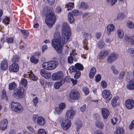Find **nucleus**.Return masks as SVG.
<instances>
[{
    "label": "nucleus",
    "mask_w": 134,
    "mask_h": 134,
    "mask_svg": "<svg viewBox=\"0 0 134 134\" xmlns=\"http://www.w3.org/2000/svg\"><path fill=\"white\" fill-rule=\"evenodd\" d=\"M71 34L69 27L66 23L63 24L62 37L59 32H56L54 33V38L52 41V44L58 53L60 54L62 52L64 45L69 39Z\"/></svg>",
    "instance_id": "1"
},
{
    "label": "nucleus",
    "mask_w": 134,
    "mask_h": 134,
    "mask_svg": "<svg viewBox=\"0 0 134 134\" xmlns=\"http://www.w3.org/2000/svg\"><path fill=\"white\" fill-rule=\"evenodd\" d=\"M44 9L47 10L45 23L48 27H52L56 20L55 16L53 12V9L52 8H48L47 7H45Z\"/></svg>",
    "instance_id": "2"
},
{
    "label": "nucleus",
    "mask_w": 134,
    "mask_h": 134,
    "mask_svg": "<svg viewBox=\"0 0 134 134\" xmlns=\"http://www.w3.org/2000/svg\"><path fill=\"white\" fill-rule=\"evenodd\" d=\"M58 64V62L55 60H52L48 62L43 63L42 65V68L48 70H51L55 69Z\"/></svg>",
    "instance_id": "3"
},
{
    "label": "nucleus",
    "mask_w": 134,
    "mask_h": 134,
    "mask_svg": "<svg viewBox=\"0 0 134 134\" xmlns=\"http://www.w3.org/2000/svg\"><path fill=\"white\" fill-rule=\"evenodd\" d=\"M24 91L23 87H18L14 91V97L18 99L23 98L24 95Z\"/></svg>",
    "instance_id": "4"
},
{
    "label": "nucleus",
    "mask_w": 134,
    "mask_h": 134,
    "mask_svg": "<svg viewBox=\"0 0 134 134\" xmlns=\"http://www.w3.org/2000/svg\"><path fill=\"white\" fill-rule=\"evenodd\" d=\"M12 110L18 113H20L23 110V108L21 104L18 103L12 102L11 104Z\"/></svg>",
    "instance_id": "5"
},
{
    "label": "nucleus",
    "mask_w": 134,
    "mask_h": 134,
    "mask_svg": "<svg viewBox=\"0 0 134 134\" xmlns=\"http://www.w3.org/2000/svg\"><path fill=\"white\" fill-rule=\"evenodd\" d=\"M102 96L106 102H108L112 97L111 92L107 90H104L102 91Z\"/></svg>",
    "instance_id": "6"
},
{
    "label": "nucleus",
    "mask_w": 134,
    "mask_h": 134,
    "mask_svg": "<svg viewBox=\"0 0 134 134\" xmlns=\"http://www.w3.org/2000/svg\"><path fill=\"white\" fill-rule=\"evenodd\" d=\"M52 80L53 81H57L60 79H63L64 75L62 71H58L52 74L51 76Z\"/></svg>",
    "instance_id": "7"
},
{
    "label": "nucleus",
    "mask_w": 134,
    "mask_h": 134,
    "mask_svg": "<svg viewBox=\"0 0 134 134\" xmlns=\"http://www.w3.org/2000/svg\"><path fill=\"white\" fill-rule=\"evenodd\" d=\"M69 97L70 99L71 100H77L80 98V93L77 91L72 90L71 91Z\"/></svg>",
    "instance_id": "8"
},
{
    "label": "nucleus",
    "mask_w": 134,
    "mask_h": 134,
    "mask_svg": "<svg viewBox=\"0 0 134 134\" xmlns=\"http://www.w3.org/2000/svg\"><path fill=\"white\" fill-rule=\"evenodd\" d=\"M71 124V121L69 120L66 119L62 122L61 126L63 130H67L70 128Z\"/></svg>",
    "instance_id": "9"
},
{
    "label": "nucleus",
    "mask_w": 134,
    "mask_h": 134,
    "mask_svg": "<svg viewBox=\"0 0 134 134\" xmlns=\"http://www.w3.org/2000/svg\"><path fill=\"white\" fill-rule=\"evenodd\" d=\"M75 113V111L70 108V109L66 111L65 114V117L67 119H72Z\"/></svg>",
    "instance_id": "10"
},
{
    "label": "nucleus",
    "mask_w": 134,
    "mask_h": 134,
    "mask_svg": "<svg viewBox=\"0 0 134 134\" xmlns=\"http://www.w3.org/2000/svg\"><path fill=\"white\" fill-rule=\"evenodd\" d=\"M118 57L117 55L115 53L110 54L107 57V61L108 63H111L115 60Z\"/></svg>",
    "instance_id": "11"
},
{
    "label": "nucleus",
    "mask_w": 134,
    "mask_h": 134,
    "mask_svg": "<svg viewBox=\"0 0 134 134\" xmlns=\"http://www.w3.org/2000/svg\"><path fill=\"white\" fill-rule=\"evenodd\" d=\"M19 70V66L16 63H13L9 66V70L11 72H16Z\"/></svg>",
    "instance_id": "12"
},
{
    "label": "nucleus",
    "mask_w": 134,
    "mask_h": 134,
    "mask_svg": "<svg viewBox=\"0 0 134 134\" xmlns=\"http://www.w3.org/2000/svg\"><path fill=\"white\" fill-rule=\"evenodd\" d=\"M125 106L129 109H131L134 107V100L132 99H129L125 102Z\"/></svg>",
    "instance_id": "13"
},
{
    "label": "nucleus",
    "mask_w": 134,
    "mask_h": 134,
    "mask_svg": "<svg viewBox=\"0 0 134 134\" xmlns=\"http://www.w3.org/2000/svg\"><path fill=\"white\" fill-rule=\"evenodd\" d=\"M8 121L6 119H4L0 122V129L1 130H4L7 127Z\"/></svg>",
    "instance_id": "14"
},
{
    "label": "nucleus",
    "mask_w": 134,
    "mask_h": 134,
    "mask_svg": "<svg viewBox=\"0 0 134 134\" xmlns=\"http://www.w3.org/2000/svg\"><path fill=\"white\" fill-rule=\"evenodd\" d=\"M101 112L103 118L104 119H106L110 114L108 110L106 108H103L101 109Z\"/></svg>",
    "instance_id": "15"
},
{
    "label": "nucleus",
    "mask_w": 134,
    "mask_h": 134,
    "mask_svg": "<svg viewBox=\"0 0 134 134\" xmlns=\"http://www.w3.org/2000/svg\"><path fill=\"white\" fill-rule=\"evenodd\" d=\"M40 73L41 75L46 79H49L51 76V74L50 72H47L44 69L41 70Z\"/></svg>",
    "instance_id": "16"
},
{
    "label": "nucleus",
    "mask_w": 134,
    "mask_h": 134,
    "mask_svg": "<svg viewBox=\"0 0 134 134\" xmlns=\"http://www.w3.org/2000/svg\"><path fill=\"white\" fill-rule=\"evenodd\" d=\"M37 122L39 125L43 126L45 124V119L42 116H39L37 118Z\"/></svg>",
    "instance_id": "17"
},
{
    "label": "nucleus",
    "mask_w": 134,
    "mask_h": 134,
    "mask_svg": "<svg viewBox=\"0 0 134 134\" xmlns=\"http://www.w3.org/2000/svg\"><path fill=\"white\" fill-rule=\"evenodd\" d=\"M108 54L107 51H102L100 52L98 55V58L100 59H104Z\"/></svg>",
    "instance_id": "18"
},
{
    "label": "nucleus",
    "mask_w": 134,
    "mask_h": 134,
    "mask_svg": "<svg viewBox=\"0 0 134 134\" xmlns=\"http://www.w3.org/2000/svg\"><path fill=\"white\" fill-rule=\"evenodd\" d=\"M64 82L65 80L64 79H62L60 81L57 82L54 84V87L55 89H58Z\"/></svg>",
    "instance_id": "19"
},
{
    "label": "nucleus",
    "mask_w": 134,
    "mask_h": 134,
    "mask_svg": "<svg viewBox=\"0 0 134 134\" xmlns=\"http://www.w3.org/2000/svg\"><path fill=\"white\" fill-rule=\"evenodd\" d=\"M8 63L6 60H3L1 62L0 68L2 70H6L8 68Z\"/></svg>",
    "instance_id": "20"
},
{
    "label": "nucleus",
    "mask_w": 134,
    "mask_h": 134,
    "mask_svg": "<svg viewBox=\"0 0 134 134\" xmlns=\"http://www.w3.org/2000/svg\"><path fill=\"white\" fill-rule=\"evenodd\" d=\"M114 26L113 24H109L108 25L107 27V33L108 34V35L110 34L111 32L114 31Z\"/></svg>",
    "instance_id": "21"
},
{
    "label": "nucleus",
    "mask_w": 134,
    "mask_h": 134,
    "mask_svg": "<svg viewBox=\"0 0 134 134\" xmlns=\"http://www.w3.org/2000/svg\"><path fill=\"white\" fill-rule=\"evenodd\" d=\"M127 89L130 90H132L134 89V80L130 81L127 85Z\"/></svg>",
    "instance_id": "22"
},
{
    "label": "nucleus",
    "mask_w": 134,
    "mask_h": 134,
    "mask_svg": "<svg viewBox=\"0 0 134 134\" xmlns=\"http://www.w3.org/2000/svg\"><path fill=\"white\" fill-rule=\"evenodd\" d=\"M68 19L69 21L70 24L73 23L74 22V18L71 12H69L68 13Z\"/></svg>",
    "instance_id": "23"
},
{
    "label": "nucleus",
    "mask_w": 134,
    "mask_h": 134,
    "mask_svg": "<svg viewBox=\"0 0 134 134\" xmlns=\"http://www.w3.org/2000/svg\"><path fill=\"white\" fill-rule=\"evenodd\" d=\"M118 99V96H115L113 98L111 101V104L113 107H114L117 105V102Z\"/></svg>",
    "instance_id": "24"
},
{
    "label": "nucleus",
    "mask_w": 134,
    "mask_h": 134,
    "mask_svg": "<svg viewBox=\"0 0 134 134\" xmlns=\"http://www.w3.org/2000/svg\"><path fill=\"white\" fill-rule=\"evenodd\" d=\"M27 75H28L29 78L32 80L36 81L38 79L37 77L35 76L34 74L31 72H28Z\"/></svg>",
    "instance_id": "25"
},
{
    "label": "nucleus",
    "mask_w": 134,
    "mask_h": 134,
    "mask_svg": "<svg viewBox=\"0 0 134 134\" xmlns=\"http://www.w3.org/2000/svg\"><path fill=\"white\" fill-rule=\"evenodd\" d=\"M117 33L119 38L120 39L123 38L124 36V33L121 29H119L117 31Z\"/></svg>",
    "instance_id": "26"
},
{
    "label": "nucleus",
    "mask_w": 134,
    "mask_h": 134,
    "mask_svg": "<svg viewBox=\"0 0 134 134\" xmlns=\"http://www.w3.org/2000/svg\"><path fill=\"white\" fill-rule=\"evenodd\" d=\"M9 89L10 90H13L17 87V85L15 82L9 83Z\"/></svg>",
    "instance_id": "27"
},
{
    "label": "nucleus",
    "mask_w": 134,
    "mask_h": 134,
    "mask_svg": "<svg viewBox=\"0 0 134 134\" xmlns=\"http://www.w3.org/2000/svg\"><path fill=\"white\" fill-rule=\"evenodd\" d=\"M124 130L122 128H117L114 134H124Z\"/></svg>",
    "instance_id": "28"
},
{
    "label": "nucleus",
    "mask_w": 134,
    "mask_h": 134,
    "mask_svg": "<svg viewBox=\"0 0 134 134\" xmlns=\"http://www.w3.org/2000/svg\"><path fill=\"white\" fill-rule=\"evenodd\" d=\"M126 25L127 27L131 29L134 28V23L132 21H128L126 23Z\"/></svg>",
    "instance_id": "29"
},
{
    "label": "nucleus",
    "mask_w": 134,
    "mask_h": 134,
    "mask_svg": "<svg viewBox=\"0 0 134 134\" xmlns=\"http://www.w3.org/2000/svg\"><path fill=\"white\" fill-rule=\"evenodd\" d=\"M74 3L72 2H69L66 5V7L68 10H72L74 7Z\"/></svg>",
    "instance_id": "30"
},
{
    "label": "nucleus",
    "mask_w": 134,
    "mask_h": 134,
    "mask_svg": "<svg viewBox=\"0 0 134 134\" xmlns=\"http://www.w3.org/2000/svg\"><path fill=\"white\" fill-rule=\"evenodd\" d=\"M96 124L97 127L100 129H102L104 127V125L102 122L99 121H97Z\"/></svg>",
    "instance_id": "31"
},
{
    "label": "nucleus",
    "mask_w": 134,
    "mask_h": 134,
    "mask_svg": "<svg viewBox=\"0 0 134 134\" xmlns=\"http://www.w3.org/2000/svg\"><path fill=\"white\" fill-rule=\"evenodd\" d=\"M76 69L80 70H82L83 69V67L82 65L79 63H77L75 65Z\"/></svg>",
    "instance_id": "32"
},
{
    "label": "nucleus",
    "mask_w": 134,
    "mask_h": 134,
    "mask_svg": "<svg viewBox=\"0 0 134 134\" xmlns=\"http://www.w3.org/2000/svg\"><path fill=\"white\" fill-rule=\"evenodd\" d=\"M105 43L102 40H100L98 42L97 44V46L100 49H101L103 48Z\"/></svg>",
    "instance_id": "33"
},
{
    "label": "nucleus",
    "mask_w": 134,
    "mask_h": 134,
    "mask_svg": "<svg viewBox=\"0 0 134 134\" xmlns=\"http://www.w3.org/2000/svg\"><path fill=\"white\" fill-rule=\"evenodd\" d=\"M111 69L114 74L117 75L118 74L119 71L114 66H111Z\"/></svg>",
    "instance_id": "34"
},
{
    "label": "nucleus",
    "mask_w": 134,
    "mask_h": 134,
    "mask_svg": "<svg viewBox=\"0 0 134 134\" xmlns=\"http://www.w3.org/2000/svg\"><path fill=\"white\" fill-rule=\"evenodd\" d=\"M20 83L23 86L26 87L27 85V81L26 79L23 78L21 79Z\"/></svg>",
    "instance_id": "35"
},
{
    "label": "nucleus",
    "mask_w": 134,
    "mask_h": 134,
    "mask_svg": "<svg viewBox=\"0 0 134 134\" xmlns=\"http://www.w3.org/2000/svg\"><path fill=\"white\" fill-rule=\"evenodd\" d=\"M76 129L78 131L81 127L82 126V123L80 121H78L76 124Z\"/></svg>",
    "instance_id": "36"
},
{
    "label": "nucleus",
    "mask_w": 134,
    "mask_h": 134,
    "mask_svg": "<svg viewBox=\"0 0 134 134\" xmlns=\"http://www.w3.org/2000/svg\"><path fill=\"white\" fill-rule=\"evenodd\" d=\"M30 60L32 63L35 64L37 63L38 62V60L33 56L31 57Z\"/></svg>",
    "instance_id": "37"
},
{
    "label": "nucleus",
    "mask_w": 134,
    "mask_h": 134,
    "mask_svg": "<svg viewBox=\"0 0 134 134\" xmlns=\"http://www.w3.org/2000/svg\"><path fill=\"white\" fill-rule=\"evenodd\" d=\"M88 6L86 3L82 2L81 4L80 8L85 9L88 7Z\"/></svg>",
    "instance_id": "38"
},
{
    "label": "nucleus",
    "mask_w": 134,
    "mask_h": 134,
    "mask_svg": "<svg viewBox=\"0 0 134 134\" xmlns=\"http://www.w3.org/2000/svg\"><path fill=\"white\" fill-rule=\"evenodd\" d=\"M73 14L74 16H77L80 14L81 12L76 9L73 10L72 11Z\"/></svg>",
    "instance_id": "39"
},
{
    "label": "nucleus",
    "mask_w": 134,
    "mask_h": 134,
    "mask_svg": "<svg viewBox=\"0 0 134 134\" xmlns=\"http://www.w3.org/2000/svg\"><path fill=\"white\" fill-rule=\"evenodd\" d=\"M131 36L129 35H126L125 36V40L128 42H130L131 41Z\"/></svg>",
    "instance_id": "40"
},
{
    "label": "nucleus",
    "mask_w": 134,
    "mask_h": 134,
    "mask_svg": "<svg viewBox=\"0 0 134 134\" xmlns=\"http://www.w3.org/2000/svg\"><path fill=\"white\" fill-rule=\"evenodd\" d=\"M1 98L2 99H7V97L6 96V92L5 90H3L2 91Z\"/></svg>",
    "instance_id": "41"
},
{
    "label": "nucleus",
    "mask_w": 134,
    "mask_h": 134,
    "mask_svg": "<svg viewBox=\"0 0 134 134\" xmlns=\"http://www.w3.org/2000/svg\"><path fill=\"white\" fill-rule=\"evenodd\" d=\"M66 107L65 104L64 103H61L59 105V107L61 110H63Z\"/></svg>",
    "instance_id": "42"
},
{
    "label": "nucleus",
    "mask_w": 134,
    "mask_h": 134,
    "mask_svg": "<svg viewBox=\"0 0 134 134\" xmlns=\"http://www.w3.org/2000/svg\"><path fill=\"white\" fill-rule=\"evenodd\" d=\"M6 41L8 43H12L14 41V38L12 37H8L6 39Z\"/></svg>",
    "instance_id": "43"
},
{
    "label": "nucleus",
    "mask_w": 134,
    "mask_h": 134,
    "mask_svg": "<svg viewBox=\"0 0 134 134\" xmlns=\"http://www.w3.org/2000/svg\"><path fill=\"white\" fill-rule=\"evenodd\" d=\"M124 17L123 13H120L118 14L117 16V18L118 20H121Z\"/></svg>",
    "instance_id": "44"
},
{
    "label": "nucleus",
    "mask_w": 134,
    "mask_h": 134,
    "mask_svg": "<svg viewBox=\"0 0 134 134\" xmlns=\"http://www.w3.org/2000/svg\"><path fill=\"white\" fill-rule=\"evenodd\" d=\"M62 110H61L59 107H57L55 109V113L57 114H60L62 113Z\"/></svg>",
    "instance_id": "45"
},
{
    "label": "nucleus",
    "mask_w": 134,
    "mask_h": 134,
    "mask_svg": "<svg viewBox=\"0 0 134 134\" xmlns=\"http://www.w3.org/2000/svg\"><path fill=\"white\" fill-rule=\"evenodd\" d=\"M21 31L25 37H27L29 36V33L27 30H21Z\"/></svg>",
    "instance_id": "46"
},
{
    "label": "nucleus",
    "mask_w": 134,
    "mask_h": 134,
    "mask_svg": "<svg viewBox=\"0 0 134 134\" xmlns=\"http://www.w3.org/2000/svg\"><path fill=\"white\" fill-rule=\"evenodd\" d=\"M81 74V72L79 71H77L74 76V77L76 79H78L80 76Z\"/></svg>",
    "instance_id": "47"
},
{
    "label": "nucleus",
    "mask_w": 134,
    "mask_h": 134,
    "mask_svg": "<svg viewBox=\"0 0 134 134\" xmlns=\"http://www.w3.org/2000/svg\"><path fill=\"white\" fill-rule=\"evenodd\" d=\"M76 69L75 66V67L74 66H71L69 68V72L71 74L73 72L75 71Z\"/></svg>",
    "instance_id": "48"
},
{
    "label": "nucleus",
    "mask_w": 134,
    "mask_h": 134,
    "mask_svg": "<svg viewBox=\"0 0 134 134\" xmlns=\"http://www.w3.org/2000/svg\"><path fill=\"white\" fill-rule=\"evenodd\" d=\"M101 85L102 87L103 88H106L107 86L106 82L104 81H102L101 82Z\"/></svg>",
    "instance_id": "49"
},
{
    "label": "nucleus",
    "mask_w": 134,
    "mask_h": 134,
    "mask_svg": "<svg viewBox=\"0 0 134 134\" xmlns=\"http://www.w3.org/2000/svg\"><path fill=\"white\" fill-rule=\"evenodd\" d=\"M9 18L7 17L3 19V22L5 24H8L9 23Z\"/></svg>",
    "instance_id": "50"
},
{
    "label": "nucleus",
    "mask_w": 134,
    "mask_h": 134,
    "mask_svg": "<svg viewBox=\"0 0 134 134\" xmlns=\"http://www.w3.org/2000/svg\"><path fill=\"white\" fill-rule=\"evenodd\" d=\"M19 56L17 55H15L13 56L12 60L13 62H17L19 60Z\"/></svg>",
    "instance_id": "51"
},
{
    "label": "nucleus",
    "mask_w": 134,
    "mask_h": 134,
    "mask_svg": "<svg viewBox=\"0 0 134 134\" xmlns=\"http://www.w3.org/2000/svg\"><path fill=\"white\" fill-rule=\"evenodd\" d=\"M83 37L85 39H89L90 38L91 36L90 35L86 33H83Z\"/></svg>",
    "instance_id": "52"
},
{
    "label": "nucleus",
    "mask_w": 134,
    "mask_h": 134,
    "mask_svg": "<svg viewBox=\"0 0 134 134\" xmlns=\"http://www.w3.org/2000/svg\"><path fill=\"white\" fill-rule=\"evenodd\" d=\"M120 116L119 114H115L114 115V117L113 118L114 119L116 120V122H117L118 120L120 119Z\"/></svg>",
    "instance_id": "53"
},
{
    "label": "nucleus",
    "mask_w": 134,
    "mask_h": 134,
    "mask_svg": "<svg viewBox=\"0 0 134 134\" xmlns=\"http://www.w3.org/2000/svg\"><path fill=\"white\" fill-rule=\"evenodd\" d=\"M38 132L39 134H47L46 131L43 129H40L39 130Z\"/></svg>",
    "instance_id": "54"
},
{
    "label": "nucleus",
    "mask_w": 134,
    "mask_h": 134,
    "mask_svg": "<svg viewBox=\"0 0 134 134\" xmlns=\"http://www.w3.org/2000/svg\"><path fill=\"white\" fill-rule=\"evenodd\" d=\"M125 72L124 71H122L120 73L118 78L119 79H122L124 76Z\"/></svg>",
    "instance_id": "55"
},
{
    "label": "nucleus",
    "mask_w": 134,
    "mask_h": 134,
    "mask_svg": "<svg viewBox=\"0 0 134 134\" xmlns=\"http://www.w3.org/2000/svg\"><path fill=\"white\" fill-rule=\"evenodd\" d=\"M83 91L86 95L88 94L89 93V91L88 89L85 87L83 88Z\"/></svg>",
    "instance_id": "56"
},
{
    "label": "nucleus",
    "mask_w": 134,
    "mask_h": 134,
    "mask_svg": "<svg viewBox=\"0 0 134 134\" xmlns=\"http://www.w3.org/2000/svg\"><path fill=\"white\" fill-rule=\"evenodd\" d=\"M117 0H107V1L112 5L114 4Z\"/></svg>",
    "instance_id": "57"
},
{
    "label": "nucleus",
    "mask_w": 134,
    "mask_h": 134,
    "mask_svg": "<svg viewBox=\"0 0 134 134\" xmlns=\"http://www.w3.org/2000/svg\"><path fill=\"white\" fill-rule=\"evenodd\" d=\"M38 98L37 97H36L34 98L32 101L33 105H36L38 102Z\"/></svg>",
    "instance_id": "58"
},
{
    "label": "nucleus",
    "mask_w": 134,
    "mask_h": 134,
    "mask_svg": "<svg viewBox=\"0 0 134 134\" xmlns=\"http://www.w3.org/2000/svg\"><path fill=\"white\" fill-rule=\"evenodd\" d=\"M95 80L97 82L99 81L101 79V77L99 75H98L95 76Z\"/></svg>",
    "instance_id": "59"
},
{
    "label": "nucleus",
    "mask_w": 134,
    "mask_h": 134,
    "mask_svg": "<svg viewBox=\"0 0 134 134\" xmlns=\"http://www.w3.org/2000/svg\"><path fill=\"white\" fill-rule=\"evenodd\" d=\"M73 58L71 56H69L68 57V60L69 63H72L73 62Z\"/></svg>",
    "instance_id": "60"
},
{
    "label": "nucleus",
    "mask_w": 134,
    "mask_h": 134,
    "mask_svg": "<svg viewBox=\"0 0 134 134\" xmlns=\"http://www.w3.org/2000/svg\"><path fill=\"white\" fill-rule=\"evenodd\" d=\"M86 108V105H84L81 107L80 108V110L82 112H83L85 111Z\"/></svg>",
    "instance_id": "61"
},
{
    "label": "nucleus",
    "mask_w": 134,
    "mask_h": 134,
    "mask_svg": "<svg viewBox=\"0 0 134 134\" xmlns=\"http://www.w3.org/2000/svg\"><path fill=\"white\" fill-rule=\"evenodd\" d=\"M134 128V120L132 121L129 126V129L131 130Z\"/></svg>",
    "instance_id": "62"
},
{
    "label": "nucleus",
    "mask_w": 134,
    "mask_h": 134,
    "mask_svg": "<svg viewBox=\"0 0 134 134\" xmlns=\"http://www.w3.org/2000/svg\"><path fill=\"white\" fill-rule=\"evenodd\" d=\"M130 43L132 44H134V35L131 36Z\"/></svg>",
    "instance_id": "63"
},
{
    "label": "nucleus",
    "mask_w": 134,
    "mask_h": 134,
    "mask_svg": "<svg viewBox=\"0 0 134 134\" xmlns=\"http://www.w3.org/2000/svg\"><path fill=\"white\" fill-rule=\"evenodd\" d=\"M128 52L130 53L134 54V49L132 48H131L128 50Z\"/></svg>",
    "instance_id": "64"
}]
</instances>
